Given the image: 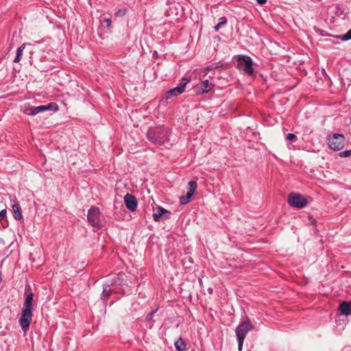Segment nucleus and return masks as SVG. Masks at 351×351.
Here are the masks:
<instances>
[{
  "label": "nucleus",
  "instance_id": "nucleus-1",
  "mask_svg": "<svg viewBox=\"0 0 351 351\" xmlns=\"http://www.w3.org/2000/svg\"><path fill=\"white\" fill-rule=\"evenodd\" d=\"M25 295L26 297L23 305L21 316L19 319V323L23 331H26L29 329L33 316L32 302L34 294L31 291L29 286L25 287Z\"/></svg>",
  "mask_w": 351,
  "mask_h": 351
},
{
  "label": "nucleus",
  "instance_id": "nucleus-2",
  "mask_svg": "<svg viewBox=\"0 0 351 351\" xmlns=\"http://www.w3.org/2000/svg\"><path fill=\"white\" fill-rule=\"evenodd\" d=\"M170 133L168 128L158 126L149 128L147 133V137L154 144L163 145L169 141Z\"/></svg>",
  "mask_w": 351,
  "mask_h": 351
},
{
  "label": "nucleus",
  "instance_id": "nucleus-3",
  "mask_svg": "<svg viewBox=\"0 0 351 351\" xmlns=\"http://www.w3.org/2000/svg\"><path fill=\"white\" fill-rule=\"evenodd\" d=\"M254 328L249 318L246 317L243 321L241 322L236 328V335L238 341V348L241 351L244 339L248 332Z\"/></svg>",
  "mask_w": 351,
  "mask_h": 351
},
{
  "label": "nucleus",
  "instance_id": "nucleus-4",
  "mask_svg": "<svg viewBox=\"0 0 351 351\" xmlns=\"http://www.w3.org/2000/svg\"><path fill=\"white\" fill-rule=\"evenodd\" d=\"M329 147L334 151L341 150L345 145V137L343 134L335 133L328 138Z\"/></svg>",
  "mask_w": 351,
  "mask_h": 351
},
{
  "label": "nucleus",
  "instance_id": "nucleus-5",
  "mask_svg": "<svg viewBox=\"0 0 351 351\" xmlns=\"http://www.w3.org/2000/svg\"><path fill=\"white\" fill-rule=\"evenodd\" d=\"M253 62L250 57L243 56L238 59V67L240 70L244 71L248 75H252L254 69L252 67Z\"/></svg>",
  "mask_w": 351,
  "mask_h": 351
},
{
  "label": "nucleus",
  "instance_id": "nucleus-6",
  "mask_svg": "<svg viewBox=\"0 0 351 351\" xmlns=\"http://www.w3.org/2000/svg\"><path fill=\"white\" fill-rule=\"evenodd\" d=\"M288 202L291 206L298 208H304L307 204L306 198L303 195L295 193H291L289 195Z\"/></svg>",
  "mask_w": 351,
  "mask_h": 351
},
{
  "label": "nucleus",
  "instance_id": "nucleus-7",
  "mask_svg": "<svg viewBox=\"0 0 351 351\" xmlns=\"http://www.w3.org/2000/svg\"><path fill=\"white\" fill-rule=\"evenodd\" d=\"M99 208L96 206H91L90 208L88 210V215H87V219L88 223L93 226L96 228H99L100 221H99Z\"/></svg>",
  "mask_w": 351,
  "mask_h": 351
},
{
  "label": "nucleus",
  "instance_id": "nucleus-8",
  "mask_svg": "<svg viewBox=\"0 0 351 351\" xmlns=\"http://www.w3.org/2000/svg\"><path fill=\"white\" fill-rule=\"evenodd\" d=\"M189 82V80L187 78H182L180 84L174 88L171 89L166 93V99H169L171 97H174L180 95L184 91L186 84Z\"/></svg>",
  "mask_w": 351,
  "mask_h": 351
},
{
  "label": "nucleus",
  "instance_id": "nucleus-9",
  "mask_svg": "<svg viewBox=\"0 0 351 351\" xmlns=\"http://www.w3.org/2000/svg\"><path fill=\"white\" fill-rule=\"evenodd\" d=\"M214 87V84L208 80H203L200 84L195 86V92L197 94H204L208 93Z\"/></svg>",
  "mask_w": 351,
  "mask_h": 351
},
{
  "label": "nucleus",
  "instance_id": "nucleus-10",
  "mask_svg": "<svg viewBox=\"0 0 351 351\" xmlns=\"http://www.w3.org/2000/svg\"><path fill=\"white\" fill-rule=\"evenodd\" d=\"M171 212L164 208L158 207L156 212L153 214V219L155 221H160L169 218Z\"/></svg>",
  "mask_w": 351,
  "mask_h": 351
},
{
  "label": "nucleus",
  "instance_id": "nucleus-11",
  "mask_svg": "<svg viewBox=\"0 0 351 351\" xmlns=\"http://www.w3.org/2000/svg\"><path fill=\"white\" fill-rule=\"evenodd\" d=\"M124 202L127 208L130 211H134L136 209L138 203L134 195L127 193L124 197Z\"/></svg>",
  "mask_w": 351,
  "mask_h": 351
},
{
  "label": "nucleus",
  "instance_id": "nucleus-12",
  "mask_svg": "<svg viewBox=\"0 0 351 351\" xmlns=\"http://www.w3.org/2000/svg\"><path fill=\"white\" fill-rule=\"evenodd\" d=\"M12 212L14 218L16 220L19 221L23 219L21 208L18 202H14L12 205Z\"/></svg>",
  "mask_w": 351,
  "mask_h": 351
},
{
  "label": "nucleus",
  "instance_id": "nucleus-13",
  "mask_svg": "<svg viewBox=\"0 0 351 351\" xmlns=\"http://www.w3.org/2000/svg\"><path fill=\"white\" fill-rule=\"evenodd\" d=\"M339 309L342 315H348L351 314V304L348 302H343L340 304Z\"/></svg>",
  "mask_w": 351,
  "mask_h": 351
},
{
  "label": "nucleus",
  "instance_id": "nucleus-14",
  "mask_svg": "<svg viewBox=\"0 0 351 351\" xmlns=\"http://www.w3.org/2000/svg\"><path fill=\"white\" fill-rule=\"evenodd\" d=\"M188 186H189V191L186 194V197H189V199H191V197L193 196V195L194 194V193L195 192V191L197 189V183L195 181H190L188 183Z\"/></svg>",
  "mask_w": 351,
  "mask_h": 351
},
{
  "label": "nucleus",
  "instance_id": "nucleus-15",
  "mask_svg": "<svg viewBox=\"0 0 351 351\" xmlns=\"http://www.w3.org/2000/svg\"><path fill=\"white\" fill-rule=\"evenodd\" d=\"M51 108V104L46 105V106H38L36 107H33L32 115H36L40 112L50 110Z\"/></svg>",
  "mask_w": 351,
  "mask_h": 351
},
{
  "label": "nucleus",
  "instance_id": "nucleus-16",
  "mask_svg": "<svg viewBox=\"0 0 351 351\" xmlns=\"http://www.w3.org/2000/svg\"><path fill=\"white\" fill-rule=\"evenodd\" d=\"M174 346L178 351L186 350V345L182 338H179L177 341H176Z\"/></svg>",
  "mask_w": 351,
  "mask_h": 351
},
{
  "label": "nucleus",
  "instance_id": "nucleus-17",
  "mask_svg": "<svg viewBox=\"0 0 351 351\" xmlns=\"http://www.w3.org/2000/svg\"><path fill=\"white\" fill-rule=\"evenodd\" d=\"M25 45H26V44L23 43L21 46H20L17 49L16 54L15 58L14 60V62H19L20 60H21V57L23 56V50H24V49L25 47Z\"/></svg>",
  "mask_w": 351,
  "mask_h": 351
},
{
  "label": "nucleus",
  "instance_id": "nucleus-18",
  "mask_svg": "<svg viewBox=\"0 0 351 351\" xmlns=\"http://www.w3.org/2000/svg\"><path fill=\"white\" fill-rule=\"evenodd\" d=\"M112 290L110 288V285H104L103 287V291H102V298L104 300H106L108 299L111 294Z\"/></svg>",
  "mask_w": 351,
  "mask_h": 351
},
{
  "label": "nucleus",
  "instance_id": "nucleus-19",
  "mask_svg": "<svg viewBox=\"0 0 351 351\" xmlns=\"http://www.w3.org/2000/svg\"><path fill=\"white\" fill-rule=\"evenodd\" d=\"M227 23V19L225 16H223V17H221L219 19V22L218 23V24H217L215 27H214V29L216 32L219 31V29L223 26L225 24H226Z\"/></svg>",
  "mask_w": 351,
  "mask_h": 351
},
{
  "label": "nucleus",
  "instance_id": "nucleus-20",
  "mask_svg": "<svg viewBox=\"0 0 351 351\" xmlns=\"http://www.w3.org/2000/svg\"><path fill=\"white\" fill-rule=\"evenodd\" d=\"M213 69H214L213 66L210 65V66H206V67L204 69V71H202V76L203 77H206V76L207 75V74L208 73V72H209L210 71H211V70H213Z\"/></svg>",
  "mask_w": 351,
  "mask_h": 351
},
{
  "label": "nucleus",
  "instance_id": "nucleus-21",
  "mask_svg": "<svg viewBox=\"0 0 351 351\" xmlns=\"http://www.w3.org/2000/svg\"><path fill=\"white\" fill-rule=\"evenodd\" d=\"M351 39V29H349L346 34L341 36L342 40H348Z\"/></svg>",
  "mask_w": 351,
  "mask_h": 351
},
{
  "label": "nucleus",
  "instance_id": "nucleus-22",
  "mask_svg": "<svg viewBox=\"0 0 351 351\" xmlns=\"http://www.w3.org/2000/svg\"><path fill=\"white\" fill-rule=\"evenodd\" d=\"M190 199L186 197V195L180 197V202L181 204L184 205L190 202Z\"/></svg>",
  "mask_w": 351,
  "mask_h": 351
},
{
  "label": "nucleus",
  "instance_id": "nucleus-23",
  "mask_svg": "<svg viewBox=\"0 0 351 351\" xmlns=\"http://www.w3.org/2000/svg\"><path fill=\"white\" fill-rule=\"evenodd\" d=\"M339 156L342 158H346L351 156V150H346L339 153Z\"/></svg>",
  "mask_w": 351,
  "mask_h": 351
},
{
  "label": "nucleus",
  "instance_id": "nucleus-24",
  "mask_svg": "<svg viewBox=\"0 0 351 351\" xmlns=\"http://www.w3.org/2000/svg\"><path fill=\"white\" fill-rule=\"evenodd\" d=\"M126 13L125 9H119L116 13L117 16H123Z\"/></svg>",
  "mask_w": 351,
  "mask_h": 351
},
{
  "label": "nucleus",
  "instance_id": "nucleus-25",
  "mask_svg": "<svg viewBox=\"0 0 351 351\" xmlns=\"http://www.w3.org/2000/svg\"><path fill=\"white\" fill-rule=\"evenodd\" d=\"M156 312V310L152 311L150 313H149L148 315L146 317V319L147 321H152L153 316H154V315L155 314Z\"/></svg>",
  "mask_w": 351,
  "mask_h": 351
},
{
  "label": "nucleus",
  "instance_id": "nucleus-26",
  "mask_svg": "<svg viewBox=\"0 0 351 351\" xmlns=\"http://www.w3.org/2000/svg\"><path fill=\"white\" fill-rule=\"evenodd\" d=\"M33 107H27L24 109L23 112L27 115H32Z\"/></svg>",
  "mask_w": 351,
  "mask_h": 351
},
{
  "label": "nucleus",
  "instance_id": "nucleus-27",
  "mask_svg": "<svg viewBox=\"0 0 351 351\" xmlns=\"http://www.w3.org/2000/svg\"><path fill=\"white\" fill-rule=\"evenodd\" d=\"M295 138V135L292 133H289L287 136V139L288 141H293Z\"/></svg>",
  "mask_w": 351,
  "mask_h": 351
},
{
  "label": "nucleus",
  "instance_id": "nucleus-28",
  "mask_svg": "<svg viewBox=\"0 0 351 351\" xmlns=\"http://www.w3.org/2000/svg\"><path fill=\"white\" fill-rule=\"evenodd\" d=\"M6 213H7V211L5 209H3L1 212H0V218L1 219H3V217H5L6 216Z\"/></svg>",
  "mask_w": 351,
  "mask_h": 351
},
{
  "label": "nucleus",
  "instance_id": "nucleus-29",
  "mask_svg": "<svg viewBox=\"0 0 351 351\" xmlns=\"http://www.w3.org/2000/svg\"><path fill=\"white\" fill-rule=\"evenodd\" d=\"M223 66V64L220 63V62H217L216 64H215V65L213 66L214 69H218V68H221Z\"/></svg>",
  "mask_w": 351,
  "mask_h": 351
},
{
  "label": "nucleus",
  "instance_id": "nucleus-30",
  "mask_svg": "<svg viewBox=\"0 0 351 351\" xmlns=\"http://www.w3.org/2000/svg\"><path fill=\"white\" fill-rule=\"evenodd\" d=\"M256 2L258 4L263 5V4H265L267 2V0H256Z\"/></svg>",
  "mask_w": 351,
  "mask_h": 351
},
{
  "label": "nucleus",
  "instance_id": "nucleus-31",
  "mask_svg": "<svg viewBox=\"0 0 351 351\" xmlns=\"http://www.w3.org/2000/svg\"><path fill=\"white\" fill-rule=\"evenodd\" d=\"M105 22H106L107 26L110 27V25L111 24V20L110 19H107L105 20Z\"/></svg>",
  "mask_w": 351,
  "mask_h": 351
},
{
  "label": "nucleus",
  "instance_id": "nucleus-32",
  "mask_svg": "<svg viewBox=\"0 0 351 351\" xmlns=\"http://www.w3.org/2000/svg\"><path fill=\"white\" fill-rule=\"evenodd\" d=\"M43 40H40V41H36V43H43Z\"/></svg>",
  "mask_w": 351,
  "mask_h": 351
},
{
  "label": "nucleus",
  "instance_id": "nucleus-33",
  "mask_svg": "<svg viewBox=\"0 0 351 351\" xmlns=\"http://www.w3.org/2000/svg\"><path fill=\"white\" fill-rule=\"evenodd\" d=\"M1 280H2L1 274H0V282H1Z\"/></svg>",
  "mask_w": 351,
  "mask_h": 351
}]
</instances>
